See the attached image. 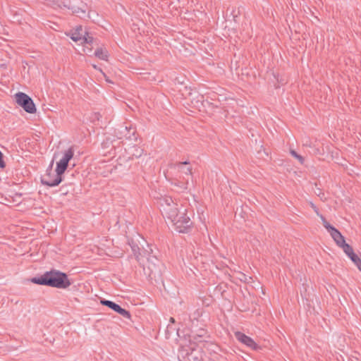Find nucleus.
I'll list each match as a JSON object with an SVG mask.
<instances>
[{
  "mask_svg": "<svg viewBox=\"0 0 361 361\" xmlns=\"http://www.w3.org/2000/svg\"><path fill=\"white\" fill-rule=\"evenodd\" d=\"M62 175L52 171L51 166L46 171V174L42 178L41 182L43 185L49 187H54L59 185L62 182Z\"/></svg>",
  "mask_w": 361,
  "mask_h": 361,
  "instance_id": "nucleus-5",
  "label": "nucleus"
},
{
  "mask_svg": "<svg viewBox=\"0 0 361 361\" xmlns=\"http://www.w3.org/2000/svg\"><path fill=\"white\" fill-rule=\"evenodd\" d=\"M173 167L180 173V178L182 176L183 178H185L184 176H188L192 174V166L189 161L177 162L174 164Z\"/></svg>",
  "mask_w": 361,
  "mask_h": 361,
  "instance_id": "nucleus-8",
  "label": "nucleus"
},
{
  "mask_svg": "<svg viewBox=\"0 0 361 361\" xmlns=\"http://www.w3.org/2000/svg\"><path fill=\"white\" fill-rule=\"evenodd\" d=\"M350 259L353 261V262L355 264H357L358 262L361 260L356 254L350 256Z\"/></svg>",
  "mask_w": 361,
  "mask_h": 361,
  "instance_id": "nucleus-24",
  "label": "nucleus"
},
{
  "mask_svg": "<svg viewBox=\"0 0 361 361\" xmlns=\"http://www.w3.org/2000/svg\"><path fill=\"white\" fill-rule=\"evenodd\" d=\"M15 97L18 104L26 112L29 114H35L36 112L35 104L27 94L23 92H18Z\"/></svg>",
  "mask_w": 361,
  "mask_h": 361,
  "instance_id": "nucleus-4",
  "label": "nucleus"
},
{
  "mask_svg": "<svg viewBox=\"0 0 361 361\" xmlns=\"http://www.w3.org/2000/svg\"><path fill=\"white\" fill-rule=\"evenodd\" d=\"M235 336L238 341L245 344L247 347L253 350L259 348V345L253 341L252 338L246 336L245 334L237 331L235 333Z\"/></svg>",
  "mask_w": 361,
  "mask_h": 361,
  "instance_id": "nucleus-7",
  "label": "nucleus"
},
{
  "mask_svg": "<svg viewBox=\"0 0 361 361\" xmlns=\"http://www.w3.org/2000/svg\"><path fill=\"white\" fill-rule=\"evenodd\" d=\"M87 5L84 3H81V6H73L72 8L73 13L78 15L80 18H83L85 16H87L88 18H90V14L87 13Z\"/></svg>",
  "mask_w": 361,
  "mask_h": 361,
  "instance_id": "nucleus-10",
  "label": "nucleus"
},
{
  "mask_svg": "<svg viewBox=\"0 0 361 361\" xmlns=\"http://www.w3.org/2000/svg\"><path fill=\"white\" fill-rule=\"evenodd\" d=\"M343 250V252L347 255L353 250V247L348 243H345L341 246H340Z\"/></svg>",
  "mask_w": 361,
  "mask_h": 361,
  "instance_id": "nucleus-22",
  "label": "nucleus"
},
{
  "mask_svg": "<svg viewBox=\"0 0 361 361\" xmlns=\"http://www.w3.org/2000/svg\"><path fill=\"white\" fill-rule=\"evenodd\" d=\"M169 321H170L171 323H174L175 322V319L173 317H171Z\"/></svg>",
  "mask_w": 361,
  "mask_h": 361,
  "instance_id": "nucleus-31",
  "label": "nucleus"
},
{
  "mask_svg": "<svg viewBox=\"0 0 361 361\" xmlns=\"http://www.w3.org/2000/svg\"><path fill=\"white\" fill-rule=\"evenodd\" d=\"M161 212L164 217L170 220L179 233H187L192 222L185 213V209L180 212L178 204L169 196H164L159 199Z\"/></svg>",
  "mask_w": 361,
  "mask_h": 361,
  "instance_id": "nucleus-1",
  "label": "nucleus"
},
{
  "mask_svg": "<svg viewBox=\"0 0 361 361\" xmlns=\"http://www.w3.org/2000/svg\"><path fill=\"white\" fill-rule=\"evenodd\" d=\"M100 303L102 305H104V306H106V307H109L110 309H111L114 312H116V310L118 309V307L120 306L118 304H116V303H115V302H114L112 301L107 300H105V299L101 300H100Z\"/></svg>",
  "mask_w": 361,
  "mask_h": 361,
  "instance_id": "nucleus-15",
  "label": "nucleus"
},
{
  "mask_svg": "<svg viewBox=\"0 0 361 361\" xmlns=\"http://www.w3.org/2000/svg\"><path fill=\"white\" fill-rule=\"evenodd\" d=\"M331 236L335 241L336 244L340 247L345 243V238L342 235L338 229H334L330 233Z\"/></svg>",
  "mask_w": 361,
  "mask_h": 361,
  "instance_id": "nucleus-12",
  "label": "nucleus"
},
{
  "mask_svg": "<svg viewBox=\"0 0 361 361\" xmlns=\"http://www.w3.org/2000/svg\"><path fill=\"white\" fill-rule=\"evenodd\" d=\"M183 91V92L182 94L185 98H190L191 102H192L195 99H198V97H193L194 94H197V91L192 90L191 88H188V87H184V89Z\"/></svg>",
  "mask_w": 361,
  "mask_h": 361,
  "instance_id": "nucleus-13",
  "label": "nucleus"
},
{
  "mask_svg": "<svg viewBox=\"0 0 361 361\" xmlns=\"http://www.w3.org/2000/svg\"><path fill=\"white\" fill-rule=\"evenodd\" d=\"M142 152L143 149L135 147V152L133 154V155L135 156L136 157H140L142 155Z\"/></svg>",
  "mask_w": 361,
  "mask_h": 361,
  "instance_id": "nucleus-23",
  "label": "nucleus"
},
{
  "mask_svg": "<svg viewBox=\"0 0 361 361\" xmlns=\"http://www.w3.org/2000/svg\"><path fill=\"white\" fill-rule=\"evenodd\" d=\"M125 130L127 132L126 134H125V137L128 140H137V137L135 136V130L131 127H125Z\"/></svg>",
  "mask_w": 361,
  "mask_h": 361,
  "instance_id": "nucleus-16",
  "label": "nucleus"
},
{
  "mask_svg": "<svg viewBox=\"0 0 361 361\" xmlns=\"http://www.w3.org/2000/svg\"><path fill=\"white\" fill-rule=\"evenodd\" d=\"M92 67L94 68V69H97V70H99L101 72H102V71L96 65H92Z\"/></svg>",
  "mask_w": 361,
  "mask_h": 361,
  "instance_id": "nucleus-30",
  "label": "nucleus"
},
{
  "mask_svg": "<svg viewBox=\"0 0 361 361\" xmlns=\"http://www.w3.org/2000/svg\"><path fill=\"white\" fill-rule=\"evenodd\" d=\"M290 154L295 157V159H297L298 160V161L301 164H304V161H305V159L303 157H302L301 155H300L299 154H298L295 150L293 149H290Z\"/></svg>",
  "mask_w": 361,
  "mask_h": 361,
  "instance_id": "nucleus-21",
  "label": "nucleus"
},
{
  "mask_svg": "<svg viewBox=\"0 0 361 361\" xmlns=\"http://www.w3.org/2000/svg\"><path fill=\"white\" fill-rule=\"evenodd\" d=\"M321 219L323 222V226L325 227V228L327 229V231L330 233L333 231V230L336 229L333 226H331L323 216H321Z\"/></svg>",
  "mask_w": 361,
  "mask_h": 361,
  "instance_id": "nucleus-20",
  "label": "nucleus"
},
{
  "mask_svg": "<svg viewBox=\"0 0 361 361\" xmlns=\"http://www.w3.org/2000/svg\"><path fill=\"white\" fill-rule=\"evenodd\" d=\"M33 283L57 288H67L71 284L67 274L56 269L44 272L39 277L30 279Z\"/></svg>",
  "mask_w": 361,
  "mask_h": 361,
  "instance_id": "nucleus-3",
  "label": "nucleus"
},
{
  "mask_svg": "<svg viewBox=\"0 0 361 361\" xmlns=\"http://www.w3.org/2000/svg\"><path fill=\"white\" fill-rule=\"evenodd\" d=\"M312 207H313V209H314L315 212H317L316 207L314 206V204H312Z\"/></svg>",
  "mask_w": 361,
  "mask_h": 361,
  "instance_id": "nucleus-32",
  "label": "nucleus"
},
{
  "mask_svg": "<svg viewBox=\"0 0 361 361\" xmlns=\"http://www.w3.org/2000/svg\"><path fill=\"white\" fill-rule=\"evenodd\" d=\"M5 166H6V164L4 161V155H3L2 152L0 151V168L4 169Z\"/></svg>",
  "mask_w": 361,
  "mask_h": 361,
  "instance_id": "nucleus-25",
  "label": "nucleus"
},
{
  "mask_svg": "<svg viewBox=\"0 0 361 361\" xmlns=\"http://www.w3.org/2000/svg\"><path fill=\"white\" fill-rule=\"evenodd\" d=\"M136 259L143 268L145 275L152 281L158 282L161 280L163 264L154 255L147 253H139Z\"/></svg>",
  "mask_w": 361,
  "mask_h": 361,
  "instance_id": "nucleus-2",
  "label": "nucleus"
},
{
  "mask_svg": "<svg viewBox=\"0 0 361 361\" xmlns=\"http://www.w3.org/2000/svg\"><path fill=\"white\" fill-rule=\"evenodd\" d=\"M355 253L354 252L353 249L351 251H350V252H349L348 254H347V255H348V256L349 257V258H350V256H352V255H355Z\"/></svg>",
  "mask_w": 361,
  "mask_h": 361,
  "instance_id": "nucleus-29",
  "label": "nucleus"
},
{
  "mask_svg": "<svg viewBox=\"0 0 361 361\" xmlns=\"http://www.w3.org/2000/svg\"><path fill=\"white\" fill-rule=\"evenodd\" d=\"M205 335H206V331L204 329H201L199 330V334H195L192 335V338L196 342H202V341H205L204 340Z\"/></svg>",
  "mask_w": 361,
  "mask_h": 361,
  "instance_id": "nucleus-17",
  "label": "nucleus"
},
{
  "mask_svg": "<svg viewBox=\"0 0 361 361\" xmlns=\"http://www.w3.org/2000/svg\"><path fill=\"white\" fill-rule=\"evenodd\" d=\"M94 38L90 36L87 32H85V35L81 40V44H91L93 43Z\"/></svg>",
  "mask_w": 361,
  "mask_h": 361,
  "instance_id": "nucleus-19",
  "label": "nucleus"
},
{
  "mask_svg": "<svg viewBox=\"0 0 361 361\" xmlns=\"http://www.w3.org/2000/svg\"><path fill=\"white\" fill-rule=\"evenodd\" d=\"M95 56L101 60L107 61L109 57V53L105 48H98L94 52Z\"/></svg>",
  "mask_w": 361,
  "mask_h": 361,
  "instance_id": "nucleus-14",
  "label": "nucleus"
},
{
  "mask_svg": "<svg viewBox=\"0 0 361 361\" xmlns=\"http://www.w3.org/2000/svg\"><path fill=\"white\" fill-rule=\"evenodd\" d=\"M73 155L74 150L73 147H70L65 152L62 159L57 162L56 171H57L59 175H63L64 173L67 169L68 162L73 157Z\"/></svg>",
  "mask_w": 361,
  "mask_h": 361,
  "instance_id": "nucleus-6",
  "label": "nucleus"
},
{
  "mask_svg": "<svg viewBox=\"0 0 361 361\" xmlns=\"http://www.w3.org/2000/svg\"><path fill=\"white\" fill-rule=\"evenodd\" d=\"M85 31H83L82 26H78L75 30H72L70 37L71 39L75 42H81L82 38L85 35Z\"/></svg>",
  "mask_w": 361,
  "mask_h": 361,
  "instance_id": "nucleus-11",
  "label": "nucleus"
},
{
  "mask_svg": "<svg viewBox=\"0 0 361 361\" xmlns=\"http://www.w3.org/2000/svg\"><path fill=\"white\" fill-rule=\"evenodd\" d=\"M116 312L118 313L119 314H121V316H123L124 318H126V319H130V317H131V314H130V312L122 308L121 306H119L118 307Z\"/></svg>",
  "mask_w": 361,
  "mask_h": 361,
  "instance_id": "nucleus-18",
  "label": "nucleus"
},
{
  "mask_svg": "<svg viewBox=\"0 0 361 361\" xmlns=\"http://www.w3.org/2000/svg\"><path fill=\"white\" fill-rule=\"evenodd\" d=\"M106 82H111V81H110V80H109V79H108V78H106Z\"/></svg>",
  "mask_w": 361,
  "mask_h": 361,
  "instance_id": "nucleus-33",
  "label": "nucleus"
},
{
  "mask_svg": "<svg viewBox=\"0 0 361 361\" xmlns=\"http://www.w3.org/2000/svg\"><path fill=\"white\" fill-rule=\"evenodd\" d=\"M355 265L357 266L359 271L361 272V260L360 262H358V263L356 264Z\"/></svg>",
  "mask_w": 361,
  "mask_h": 361,
  "instance_id": "nucleus-28",
  "label": "nucleus"
},
{
  "mask_svg": "<svg viewBox=\"0 0 361 361\" xmlns=\"http://www.w3.org/2000/svg\"><path fill=\"white\" fill-rule=\"evenodd\" d=\"M304 146H306V147H312V142L310 140H307L304 144H303Z\"/></svg>",
  "mask_w": 361,
  "mask_h": 361,
  "instance_id": "nucleus-27",
  "label": "nucleus"
},
{
  "mask_svg": "<svg viewBox=\"0 0 361 361\" xmlns=\"http://www.w3.org/2000/svg\"><path fill=\"white\" fill-rule=\"evenodd\" d=\"M180 185H178L181 189L186 190L188 188V180H186L185 182H179Z\"/></svg>",
  "mask_w": 361,
  "mask_h": 361,
  "instance_id": "nucleus-26",
  "label": "nucleus"
},
{
  "mask_svg": "<svg viewBox=\"0 0 361 361\" xmlns=\"http://www.w3.org/2000/svg\"><path fill=\"white\" fill-rule=\"evenodd\" d=\"M185 361H202V353L199 350L192 349L185 354Z\"/></svg>",
  "mask_w": 361,
  "mask_h": 361,
  "instance_id": "nucleus-9",
  "label": "nucleus"
}]
</instances>
